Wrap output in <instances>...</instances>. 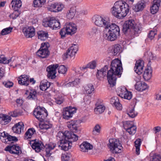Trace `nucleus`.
Here are the masks:
<instances>
[{"label":"nucleus","instance_id":"1","mask_svg":"<svg viewBox=\"0 0 161 161\" xmlns=\"http://www.w3.org/2000/svg\"><path fill=\"white\" fill-rule=\"evenodd\" d=\"M67 127L73 132L65 131L63 133L59 132L57 136L60 138V142L58 147L61 150L66 151L70 149L72 142L77 141L78 136L75 134L77 130V124L76 120H71L67 123Z\"/></svg>","mask_w":161,"mask_h":161},{"label":"nucleus","instance_id":"2","mask_svg":"<svg viewBox=\"0 0 161 161\" xmlns=\"http://www.w3.org/2000/svg\"><path fill=\"white\" fill-rule=\"evenodd\" d=\"M110 66V69L108 71L107 76L109 84L112 87L116 84V76L120 77L122 71V67L121 61L118 59L113 60Z\"/></svg>","mask_w":161,"mask_h":161},{"label":"nucleus","instance_id":"3","mask_svg":"<svg viewBox=\"0 0 161 161\" xmlns=\"http://www.w3.org/2000/svg\"><path fill=\"white\" fill-rule=\"evenodd\" d=\"M129 10V5L123 1L116 2L111 8L112 14L119 19H122L126 16Z\"/></svg>","mask_w":161,"mask_h":161},{"label":"nucleus","instance_id":"4","mask_svg":"<svg viewBox=\"0 0 161 161\" xmlns=\"http://www.w3.org/2000/svg\"><path fill=\"white\" fill-rule=\"evenodd\" d=\"M142 27L140 24L135 25L134 20L129 19L126 21L123 25V32L133 38L141 32Z\"/></svg>","mask_w":161,"mask_h":161},{"label":"nucleus","instance_id":"5","mask_svg":"<svg viewBox=\"0 0 161 161\" xmlns=\"http://www.w3.org/2000/svg\"><path fill=\"white\" fill-rule=\"evenodd\" d=\"M108 25L103 31L104 38L108 41H113L115 40L119 36L120 30L119 27L116 25L112 23L110 24L109 21Z\"/></svg>","mask_w":161,"mask_h":161},{"label":"nucleus","instance_id":"6","mask_svg":"<svg viewBox=\"0 0 161 161\" xmlns=\"http://www.w3.org/2000/svg\"><path fill=\"white\" fill-rule=\"evenodd\" d=\"M93 21L97 26L101 27H104V29L106 26L108 25L109 20L108 19L103 18L101 16L96 15L94 16L92 18Z\"/></svg>","mask_w":161,"mask_h":161},{"label":"nucleus","instance_id":"7","mask_svg":"<svg viewBox=\"0 0 161 161\" xmlns=\"http://www.w3.org/2000/svg\"><path fill=\"white\" fill-rule=\"evenodd\" d=\"M109 148L111 150L115 153H119L121 152L122 147L119 142V140L115 139L109 140Z\"/></svg>","mask_w":161,"mask_h":161},{"label":"nucleus","instance_id":"8","mask_svg":"<svg viewBox=\"0 0 161 161\" xmlns=\"http://www.w3.org/2000/svg\"><path fill=\"white\" fill-rule=\"evenodd\" d=\"M58 67V65L56 64L49 65L47 68L46 71L47 72V76L49 78L54 79L56 78V69Z\"/></svg>","mask_w":161,"mask_h":161},{"label":"nucleus","instance_id":"9","mask_svg":"<svg viewBox=\"0 0 161 161\" xmlns=\"http://www.w3.org/2000/svg\"><path fill=\"white\" fill-rule=\"evenodd\" d=\"M78 50V47L77 45L74 44L70 47L63 55V58L65 60L69 57H71L74 56Z\"/></svg>","mask_w":161,"mask_h":161},{"label":"nucleus","instance_id":"10","mask_svg":"<svg viewBox=\"0 0 161 161\" xmlns=\"http://www.w3.org/2000/svg\"><path fill=\"white\" fill-rule=\"evenodd\" d=\"M123 125L124 129L126 131L129 133L130 135H133L136 131V127L131 124L130 122L126 121L123 122Z\"/></svg>","mask_w":161,"mask_h":161},{"label":"nucleus","instance_id":"11","mask_svg":"<svg viewBox=\"0 0 161 161\" xmlns=\"http://www.w3.org/2000/svg\"><path fill=\"white\" fill-rule=\"evenodd\" d=\"M41 150L45 149V156L47 157H49L51 156V150L53 149L56 146V144L55 143H51L48 144H46L44 145L42 141H41Z\"/></svg>","mask_w":161,"mask_h":161},{"label":"nucleus","instance_id":"12","mask_svg":"<svg viewBox=\"0 0 161 161\" xmlns=\"http://www.w3.org/2000/svg\"><path fill=\"white\" fill-rule=\"evenodd\" d=\"M50 46L48 42L42 43L41 44V58H45L49 55V52L48 49Z\"/></svg>","mask_w":161,"mask_h":161},{"label":"nucleus","instance_id":"13","mask_svg":"<svg viewBox=\"0 0 161 161\" xmlns=\"http://www.w3.org/2000/svg\"><path fill=\"white\" fill-rule=\"evenodd\" d=\"M64 7V5L60 3H55L52 4L47 7L48 10L53 12H58L62 10Z\"/></svg>","mask_w":161,"mask_h":161},{"label":"nucleus","instance_id":"14","mask_svg":"<svg viewBox=\"0 0 161 161\" xmlns=\"http://www.w3.org/2000/svg\"><path fill=\"white\" fill-rule=\"evenodd\" d=\"M144 67V62L141 60H137L134 68L135 72L139 75H140L143 72V67Z\"/></svg>","mask_w":161,"mask_h":161},{"label":"nucleus","instance_id":"15","mask_svg":"<svg viewBox=\"0 0 161 161\" xmlns=\"http://www.w3.org/2000/svg\"><path fill=\"white\" fill-rule=\"evenodd\" d=\"M5 150L9 151L10 153L13 154H18L21 152L20 147L16 145L7 146L5 149Z\"/></svg>","mask_w":161,"mask_h":161},{"label":"nucleus","instance_id":"16","mask_svg":"<svg viewBox=\"0 0 161 161\" xmlns=\"http://www.w3.org/2000/svg\"><path fill=\"white\" fill-rule=\"evenodd\" d=\"M23 32L25 36L27 38L32 37L35 35V29L32 26L24 28Z\"/></svg>","mask_w":161,"mask_h":161},{"label":"nucleus","instance_id":"17","mask_svg":"<svg viewBox=\"0 0 161 161\" xmlns=\"http://www.w3.org/2000/svg\"><path fill=\"white\" fill-rule=\"evenodd\" d=\"M73 109L67 108H65L63 112V118L68 120L72 117L73 114L76 112L75 110H73Z\"/></svg>","mask_w":161,"mask_h":161},{"label":"nucleus","instance_id":"18","mask_svg":"<svg viewBox=\"0 0 161 161\" xmlns=\"http://www.w3.org/2000/svg\"><path fill=\"white\" fill-rule=\"evenodd\" d=\"M64 27L69 35L73 34L76 32L77 30L76 26L74 23H66Z\"/></svg>","mask_w":161,"mask_h":161},{"label":"nucleus","instance_id":"19","mask_svg":"<svg viewBox=\"0 0 161 161\" xmlns=\"http://www.w3.org/2000/svg\"><path fill=\"white\" fill-rule=\"evenodd\" d=\"M160 6V0H154L153 4L150 8L151 13L152 14H155L158 11L159 7Z\"/></svg>","mask_w":161,"mask_h":161},{"label":"nucleus","instance_id":"20","mask_svg":"<svg viewBox=\"0 0 161 161\" xmlns=\"http://www.w3.org/2000/svg\"><path fill=\"white\" fill-rule=\"evenodd\" d=\"M29 76L28 75H21L18 78V83L21 85L28 86L29 85Z\"/></svg>","mask_w":161,"mask_h":161},{"label":"nucleus","instance_id":"21","mask_svg":"<svg viewBox=\"0 0 161 161\" xmlns=\"http://www.w3.org/2000/svg\"><path fill=\"white\" fill-rule=\"evenodd\" d=\"M24 126L23 123L20 122L15 124L12 127V129L14 133L19 134L23 130Z\"/></svg>","mask_w":161,"mask_h":161},{"label":"nucleus","instance_id":"22","mask_svg":"<svg viewBox=\"0 0 161 161\" xmlns=\"http://www.w3.org/2000/svg\"><path fill=\"white\" fill-rule=\"evenodd\" d=\"M11 119L9 115L3 114H0V124L2 125H6L10 122Z\"/></svg>","mask_w":161,"mask_h":161},{"label":"nucleus","instance_id":"23","mask_svg":"<svg viewBox=\"0 0 161 161\" xmlns=\"http://www.w3.org/2000/svg\"><path fill=\"white\" fill-rule=\"evenodd\" d=\"M135 89L139 91H143L148 88L147 84L141 81L137 82L135 85Z\"/></svg>","mask_w":161,"mask_h":161},{"label":"nucleus","instance_id":"24","mask_svg":"<svg viewBox=\"0 0 161 161\" xmlns=\"http://www.w3.org/2000/svg\"><path fill=\"white\" fill-rule=\"evenodd\" d=\"M108 69L107 65H105L104 67L100 70H97V73L96 75L97 79L101 80L106 75V71Z\"/></svg>","mask_w":161,"mask_h":161},{"label":"nucleus","instance_id":"25","mask_svg":"<svg viewBox=\"0 0 161 161\" xmlns=\"http://www.w3.org/2000/svg\"><path fill=\"white\" fill-rule=\"evenodd\" d=\"M56 19H45L43 20L42 25L45 27H49L52 29H54V25L55 23L53 22H55Z\"/></svg>","mask_w":161,"mask_h":161},{"label":"nucleus","instance_id":"26","mask_svg":"<svg viewBox=\"0 0 161 161\" xmlns=\"http://www.w3.org/2000/svg\"><path fill=\"white\" fill-rule=\"evenodd\" d=\"M146 6L145 2L144 0H141L138 2L133 7V9L136 12L142 11Z\"/></svg>","mask_w":161,"mask_h":161},{"label":"nucleus","instance_id":"27","mask_svg":"<svg viewBox=\"0 0 161 161\" xmlns=\"http://www.w3.org/2000/svg\"><path fill=\"white\" fill-rule=\"evenodd\" d=\"M30 143L32 149H34L36 152L39 153L40 152V143L36 139L30 141Z\"/></svg>","mask_w":161,"mask_h":161},{"label":"nucleus","instance_id":"28","mask_svg":"<svg viewBox=\"0 0 161 161\" xmlns=\"http://www.w3.org/2000/svg\"><path fill=\"white\" fill-rule=\"evenodd\" d=\"M11 4L15 11H18L22 6L21 0H12Z\"/></svg>","mask_w":161,"mask_h":161},{"label":"nucleus","instance_id":"29","mask_svg":"<svg viewBox=\"0 0 161 161\" xmlns=\"http://www.w3.org/2000/svg\"><path fill=\"white\" fill-rule=\"evenodd\" d=\"M81 151L86 152L88 150L92 149L93 148L92 145L88 142H84L80 146Z\"/></svg>","mask_w":161,"mask_h":161},{"label":"nucleus","instance_id":"30","mask_svg":"<svg viewBox=\"0 0 161 161\" xmlns=\"http://www.w3.org/2000/svg\"><path fill=\"white\" fill-rule=\"evenodd\" d=\"M33 114L35 117L39 121L38 123V126L39 129H40V106H38L36 108H35L33 111Z\"/></svg>","mask_w":161,"mask_h":161},{"label":"nucleus","instance_id":"31","mask_svg":"<svg viewBox=\"0 0 161 161\" xmlns=\"http://www.w3.org/2000/svg\"><path fill=\"white\" fill-rule=\"evenodd\" d=\"M75 8L74 7H72L68 10L66 13L67 18L69 19H72L75 16Z\"/></svg>","mask_w":161,"mask_h":161},{"label":"nucleus","instance_id":"32","mask_svg":"<svg viewBox=\"0 0 161 161\" xmlns=\"http://www.w3.org/2000/svg\"><path fill=\"white\" fill-rule=\"evenodd\" d=\"M112 102H113L116 108L119 110L122 109V105L120 103L119 99L117 97H114L112 99Z\"/></svg>","mask_w":161,"mask_h":161},{"label":"nucleus","instance_id":"33","mask_svg":"<svg viewBox=\"0 0 161 161\" xmlns=\"http://www.w3.org/2000/svg\"><path fill=\"white\" fill-rule=\"evenodd\" d=\"M35 132V130L34 128L29 129L25 134L24 137V139H27L31 138Z\"/></svg>","mask_w":161,"mask_h":161},{"label":"nucleus","instance_id":"34","mask_svg":"<svg viewBox=\"0 0 161 161\" xmlns=\"http://www.w3.org/2000/svg\"><path fill=\"white\" fill-rule=\"evenodd\" d=\"M52 125L46 119L42 120L41 122V129L47 130L52 127Z\"/></svg>","mask_w":161,"mask_h":161},{"label":"nucleus","instance_id":"35","mask_svg":"<svg viewBox=\"0 0 161 161\" xmlns=\"http://www.w3.org/2000/svg\"><path fill=\"white\" fill-rule=\"evenodd\" d=\"M152 70L148 69H145L143 75L145 80L147 81L150 79L152 77Z\"/></svg>","mask_w":161,"mask_h":161},{"label":"nucleus","instance_id":"36","mask_svg":"<svg viewBox=\"0 0 161 161\" xmlns=\"http://www.w3.org/2000/svg\"><path fill=\"white\" fill-rule=\"evenodd\" d=\"M85 93L86 94H89L94 91L93 85L91 84H89L84 87Z\"/></svg>","mask_w":161,"mask_h":161},{"label":"nucleus","instance_id":"37","mask_svg":"<svg viewBox=\"0 0 161 161\" xmlns=\"http://www.w3.org/2000/svg\"><path fill=\"white\" fill-rule=\"evenodd\" d=\"M127 114L129 117L134 118L137 115V113L135 111L134 108H132L127 110Z\"/></svg>","mask_w":161,"mask_h":161},{"label":"nucleus","instance_id":"38","mask_svg":"<svg viewBox=\"0 0 161 161\" xmlns=\"http://www.w3.org/2000/svg\"><path fill=\"white\" fill-rule=\"evenodd\" d=\"M48 115V113L44 108L43 107H41V122L42 120L46 119Z\"/></svg>","mask_w":161,"mask_h":161},{"label":"nucleus","instance_id":"39","mask_svg":"<svg viewBox=\"0 0 161 161\" xmlns=\"http://www.w3.org/2000/svg\"><path fill=\"white\" fill-rule=\"evenodd\" d=\"M135 147L136 148V153L137 155L140 154V147L141 144L140 139L136 140L134 142Z\"/></svg>","mask_w":161,"mask_h":161},{"label":"nucleus","instance_id":"40","mask_svg":"<svg viewBox=\"0 0 161 161\" xmlns=\"http://www.w3.org/2000/svg\"><path fill=\"white\" fill-rule=\"evenodd\" d=\"M105 109V106L102 105H99L97 106L96 108L94 109V111L96 112V114H101L103 112Z\"/></svg>","mask_w":161,"mask_h":161},{"label":"nucleus","instance_id":"41","mask_svg":"<svg viewBox=\"0 0 161 161\" xmlns=\"http://www.w3.org/2000/svg\"><path fill=\"white\" fill-rule=\"evenodd\" d=\"M22 112L18 110H15L13 111L10 112L9 113V116L11 117H16L22 115Z\"/></svg>","mask_w":161,"mask_h":161},{"label":"nucleus","instance_id":"42","mask_svg":"<svg viewBox=\"0 0 161 161\" xmlns=\"http://www.w3.org/2000/svg\"><path fill=\"white\" fill-rule=\"evenodd\" d=\"M50 83L46 80L44 82L42 83V85L41 84V90L45 91L50 87Z\"/></svg>","mask_w":161,"mask_h":161},{"label":"nucleus","instance_id":"43","mask_svg":"<svg viewBox=\"0 0 161 161\" xmlns=\"http://www.w3.org/2000/svg\"><path fill=\"white\" fill-rule=\"evenodd\" d=\"M120 46L119 44L115 45L113 49L112 53L114 55H116L120 52Z\"/></svg>","mask_w":161,"mask_h":161},{"label":"nucleus","instance_id":"44","mask_svg":"<svg viewBox=\"0 0 161 161\" xmlns=\"http://www.w3.org/2000/svg\"><path fill=\"white\" fill-rule=\"evenodd\" d=\"M48 38V34L47 31H41V41H46Z\"/></svg>","mask_w":161,"mask_h":161},{"label":"nucleus","instance_id":"45","mask_svg":"<svg viewBox=\"0 0 161 161\" xmlns=\"http://www.w3.org/2000/svg\"><path fill=\"white\" fill-rule=\"evenodd\" d=\"M127 91V90L125 87H119L118 91V95L122 98L124 94Z\"/></svg>","mask_w":161,"mask_h":161},{"label":"nucleus","instance_id":"46","mask_svg":"<svg viewBox=\"0 0 161 161\" xmlns=\"http://www.w3.org/2000/svg\"><path fill=\"white\" fill-rule=\"evenodd\" d=\"M12 30L13 28L11 27H9L4 29L2 31L1 34L3 35L8 34L12 32Z\"/></svg>","mask_w":161,"mask_h":161},{"label":"nucleus","instance_id":"47","mask_svg":"<svg viewBox=\"0 0 161 161\" xmlns=\"http://www.w3.org/2000/svg\"><path fill=\"white\" fill-rule=\"evenodd\" d=\"M18 141V139L16 136H11L8 134V136L7 137V143L9 144V142H11V141L16 142Z\"/></svg>","mask_w":161,"mask_h":161},{"label":"nucleus","instance_id":"48","mask_svg":"<svg viewBox=\"0 0 161 161\" xmlns=\"http://www.w3.org/2000/svg\"><path fill=\"white\" fill-rule=\"evenodd\" d=\"M66 29L64 27V28L62 29L59 32V34L61 36V37L63 38L66 36V35H69L68 32H67Z\"/></svg>","mask_w":161,"mask_h":161},{"label":"nucleus","instance_id":"49","mask_svg":"<svg viewBox=\"0 0 161 161\" xmlns=\"http://www.w3.org/2000/svg\"><path fill=\"white\" fill-rule=\"evenodd\" d=\"M58 67V72L59 73L64 74L67 71L66 67L64 65H61Z\"/></svg>","mask_w":161,"mask_h":161},{"label":"nucleus","instance_id":"50","mask_svg":"<svg viewBox=\"0 0 161 161\" xmlns=\"http://www.w3.org/2000/svg\"><path fill=\"white\" fill-rule=\"evenodd\" d=\"M132 96L131 92L127 91L124 94L122 98H124L125 99L129 100L131 98Z\"/></svg>","mask_w":161,"mask_h":161},{"label":"nucleus","instance_id":"51","mask_svg":"<svg viewBox=\"0 0 161 161\" xmlns=\"http://www.w3.org/2000/svg\"><path fill=\"white\" fill-rule=\"evenodd\" d=\"M51 97V94L47 92H46L43 95V97L44 98V100L46 101L47 102H51L52 101Z\"/></svg>","mask_w":161,"mask_h":161},{"label":"nucleus","instance_id":"52","mask_svg":"<svg viewBox=\"0 0 161 161\" xmlns=\"http://www.w3.org/2000/svg\"><path fill=\"white\" fill-rule=\"evenodd\" d=\"M9 63H10V66H13L14 68L17 66L15 58L14 57H12L10 59H8V64Z\"/></svg>","mask_w":161,"mask_h":161},{"label":"nucleus","instance_id":"53","mask_svg":"<svg viewBox=\"0 0 161 161\" xmlns=\"http://www.w3.org/2000/svg\"><path fill=\"white\" fill-rule=\"evenodd\" d=\"M70 154L69 153H66L64 154H62L61 156V159L62 161H68L70 158Z\"/></svg>","mask_w":161,"mask_h":161},{"label":"nucleus","instance_id":"54","mask_svg":"<svg viewBox=\"0 0 161 161\" xmlns=\"http://www.w3.org/2000/svg\"><path fill=\"white\" fill-rule=\"evenodd\" d=\"M100 128L101 127L99 125H96L93 130L92 134L94 135H96L97 133H99L100 131Z\"/></svg>","mask_w":161,"mask_h":161},{"label":"nucleus","instance_id":"55","mask_svg":"<svg viewBox=\"0 0 161 161\" xmlns=\"http://www.w3.org/2000/svg\"><path fill=\"white\" fill-rule=\"evenodd\" d=\"M55 102L58 104H61L64 101V98L61 96H59L55 98Z\"/></svg>","mask_w":161,"mask_h":161},{"label":"nucleus","instance_id":"56","mask_svg":"<svg viewBox=\"0 0 161 161\" xmlns=\"http://www.w3.org/2000/svg\"><path fill=\"white\" fill-rule=\"evenodd\" d=\"M152 161H161V155L154 154L153 156Z\"/></svg>","mask_w":161,"mask_h":161},{"label":"nucleus","instance_id":"57","mask_svg":"<svg viewBox=\"0 0 161 161\" xmlns=\"http://www.w3.org/2000/svg\"><path fill=\"white\" fill-rule=\"evenodd\" d=\"M3 83L6 87L8 88L12 87L13 85V83L10 81H4Z\"/></svg>","mask_w":161,"mask_h":161},{"label":"nucleus","instance_id":"58","mask_svg":"<svg viewBox=\"0 0 161 161\" xmlns=\"http://www.w3.org/2000/svg\"><path fill=\"white\" fill-rule=\"evenodd\" d=\"M88 67L89 68L91 69H94L95 68L96 65V62L95 61H93L91 62H90L88 64Z\"/></svg>","mask_w":161,"mask_h":161},{"label":"nucleus","instance_id":"59","mask_svg":"<svg viewBox=\"0 0 161 161\" xmlns=\"http://www.w3.org/2000/svg\"><path fill=\"white\" fill-rule=\"evenodd\" d=\"M156 34V31H151L148 34V37L151 40H152Z\"/></svg>","mask_w":161,"mask_h":161},{"label":"nucleus","instance_id":"60","mask_svg":"<svg viewBox=\"0 0 161 161\" xmlns=\"http://www.w3.org/2000/svg\"><path fill=\"white\" fill-rule=\"evenodd\" d=\"M40 5V0H34L33 2V5L34 7L37 8Z\"/></svg>","mask_w":161,"mask_h":161},{"label":"nucleus","instance_id":"61","mask_svg":"<svg viewBox=\"0 0 161 161\" xmlns=\"http://www.w3.org/2000/svg\"><path fill=\"white\" fill-rule=\"evenodd\" d=\"M53 23H54V22H53ZM54 23H55V25H54V29L56 30L60 28V25L58 20H56L55 22L54 21Z\"/></svg>","mask_w":161,"mask_h":161},{"label":"nucleus","instance_id":"62","mask_svg":"<svg viewBox=\"0 0 161 161\" xmlns=\"http://www.w3.org/2000/svg\"><path fill=\"white\" fill-rule=\"evenodd\" d=\"M20 14V13L19 12V10L16 11H14V12L11 15H12V18L13 19H16L19 16Z\"/></svg>","mask_w":161,"mask_h":161},{"label":"nucleus","instance_id":"63","mask_svg":"<svg viewBox=\"0 0 161 161\" xmlns=\"http://www.w3.org/2000/svg\"><path fill=\"white\" fill-rule=\"evenodd\" d=\"M36 92H33V93L30 92L29 95L28 97L29 99H30L31 98H33L36 96Z\"/></svg>","mask_w":161,"mask_h":161},{"label":"nucleus","instance_id":"64","mask_svg":"<svg viewBox=\"0 0 161 161\" xmlns=\"http://www.w3.org/2000/svg\"><path fill=\"white\" fill-rule=\"evenodd\" d=\"M161 130V128L159 126H158L154 128L153 130L156 133L157 132H159Z\"/></svg>","mask_w":161,"mask_h":161}]
</instances>
